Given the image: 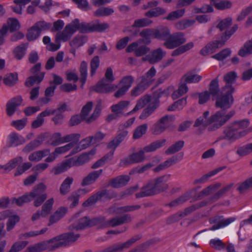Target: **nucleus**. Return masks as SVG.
Segmentation results:
<instances>
[{"label": "nucleus", "mask_w": 252, "mask_h": 252, "mask_svg": "<svg viewBox=\"0 0 252 252\" xmlns=\"http://www.w3.org/2000/svg\"><path fill=\"white\" fill-rule=\"evenodd\" d=\"M78 234H74L72 232H66L58 235L48 241H43L36 244L39 252L48 250L54 251L61 247L69 246L78 238Z\"/></svg>", "instance_id": "f257e3e1"}, {"label": "nucleus", "mask_w": 252, "mask_h": 252, "mask_svg": "<svg viewBox=\"0 0 252 252\" xmlns=\"http://www.w3.org/2000/svg\"><path fill=\"white\" fill-rule=\"evenodd\" d=\"M46 189V186L44 183H40L34 186L30 192L25 193L18 198H13L12 203L21 206L24 203L30 202L34 199L33 205L36 207H39L47 198V194L45 192Z\"/></svg>", "instance_id": "f03ea898"}, {"label": "nucleus", "mask_w": 252, "mask_h": 252, "mask_svg": "<svg viewBox=\"0 0 252 252\" xmlns=\"http://www.w3.org/2000/svg\"><path fill=\"white\" fill-rule=\"evenodd\" d=\"M158 95H144L139 99L134 108L127 113V115H131L142 109L146 104L148 106L144 109L139 116V119L145 120L151 115L158 106Z\"/></svg>", "instance_id": "7ed1b4c3"}, {"label": "nucleus", "mask_w": 252, "mask_h": 252, "mask_svg": "<svg viewBox=\"0 0 252 252\" xmlns=\"http://www.w3.org/2000/svg\"><path fill=\"white\" fill-rule=\"evenodd\" d=\"M237 29L238 26L234 25L230 31L226 32L225 35H221V40H215L208 44L200 50V54L202 55L206 56L215 52L217 48L221 47L224 44L225 42L234 33Z\"/></svg>", "instance_id": "20e7f679"}, {"label": "nucleus", "mask_w": 252, "mask_h": 252, "mask_svg": "<svg viewBox=\"0 0 252 252\" xmlns=\"http://www.w3.org/2000/svg\"><path fill=\"white\" fill-rule=\"evenodd\" d=\"M249 132H250L249 129L238 131L236 127L232 124L224 127L222 134L219 137V140H226L231 142H234Z\"/></svg>", "instance_id": "39448f33"}, {"label": "nucleus", "mask_w": 252, "mask_h": 252, "mask_svg": "<svg viewBox=\"0 0 252 252\" xmlns=\"http://www.w3.org/2000/svg\"><path fill=\"white\" fill-rule=\"evenodd\" d=\"M92 107L93 103L89 102L83 107L80 113V117L82 121H85L88 124L94 122L99 116L101 111V102L97 103L93 113L89 116L88 115L92 110Z\"/></svg>", "instance_id": "423d86ee"}, {"label": "nucleus", "mask_w": 252, "mask_h": 252, "mask_svg": "<svg viewBox=\"0 0 252 252\" xmlns=\"http://www.w3.org/2000/svg\"><path fill=\"white\" fill-rule=\"evenodd\" d=\"M80 78L79 79L77 74L73 72H67L66 79L69 81H73L76 83L78 80L81 83L80 87L83 89L86 82L88 77V64L86 62L83 61L81 63L80 69Z\"/></svg>", "instance_id": "0eeeda50"}, {"label": "nucleus", "mask_w": 252, "mask_h": 252, "mask_svg": "<svg viewBox=\"0 0 252 252\" xmlns=\"http://www.w3.org/2000/svg\"><path fill=\"white\" fill-rule=\"evenodd\" d=\"M78 19H75L70 24L66 25L62 32H58L56 35V42H65L69 40L72 35L76 32Z\"/></svg>", "instance_id": "6e6552de"}, {"label": "nucleus", "mask_w": 252, "mask_h": 252, "mask_svg": "<svg viewBox=\"0 0 252 252\" xmlns=\"http://www.w3.org/2000/svg\"><path fill=\"white\" fill-rule=\"evenodd\" d=\"M118 86L114 84H111L106 82L104 79H100L94 86L90 87L91 92H95L97 93H110L116 91Z\"/></svg>", "instance_id": "1a4fd4ad"}, {"label": "nucleus", "mask_w": 252, "mask_h": 252, "mask_svg": "<svg viewBox=\"0 0 252 252\" xmlns=\"http://www.w3.org/2000/svg\"><path fill=\"white\" fill-rule=\"evenodd\" d=\"M174 120L172 115H165L162 117L153 127V133L158 135L164 132L169 127Z\"/></svg>", "instance_id": "9d476101"}, {"label": "nucleus", "mask_w": 252, "mask_h": 252, "mask_svg": "<svg viewBox=\"0 0 252 252\" xmlns=\"http://www.w3.org/2000/svg\"><path fill=\"white\" fill-rule=\"evenodd\" d=\"M186 41L184 34L181 32H177L170 34L164 42L163 45L169 49H172L180 46Z\"/></svg>", "instance_id": "9b49d317"}, {"label": "nucleus", "mask_w": 252, "mask_h": 252, "mask_svg": "<svg viewBox=\"0 0 252 252\" xmlns=\"http://www.w3.org/2000/svg\"><path fill=\"white\" fill-rule=\"evenodd\" d=\"M235 220L236 218L234 217L224 219L222 216L211 217L209 219V222L210 224H214L209 228V230L213 231L223 228L234 221Z\"/></svg>", "instance_id": "f8f14e48"}, {"label": "nucleus", "mask_w": 252, "mask_h": 252, "mask_svg": "<svg viewBox=\"0 0 252 252\" xmlns=\"http://www.w3.org/2000/svg\"><path fill=\"white\" fill-rule=\"evenodd\" d=\"M145 148L137 152L129 155L126 158L121 159L120 164L123 165H127L133 163L143 162L145 159Z\"/></svg>", "instance_id": "ddd939ff"}, {"label": "nucleus", "mask_w": 252, "mask_h": 252, "mask_svg": "<svg viewBox=\"0 0 252 252\" xmlns=\"http://www.w3.org/2000/svg\"><path fill=\"white\" fill-rule=\"evenodd\" d=\"M170 174H166L152 180L158 194L168 189L169 186L166 182L170 180Z\"/></svg>", "instance_id": "4468645a"}, {"label": "nucleus", "mask_w": 252, "mask_h": 252, "mask_svg": "<svg viewBox=\"0 0 252 252\" xmlns=\"http://www.w3.org/2000/svg\"><path fill=\"white\" fill-rule=\"evenodd\" d=\"M216 113H219L218 117L216 118L217 123L209 127L208 129L210 131L215 130L223 126L234 115L235 111H231L225 115H224V112L223 111H219Z\"/></svg>", "instance_id": "2eb2a0df"}, {"label": "nucleus", "mask_w": 252, "mask_h": 252, "mask_svg": "<svg viewBox=\"0 0 252 252\" xmlns=\"http://www.w3.org/2000/svg\"><path fill=\"white\" fill-rule=\"evenodd\" d=\"M219 113H215L214 115L211 116L209 118H207L209 115V112L208 111H205L202 115V116L199 117L195 121L193 126L194 127H198L200 126H207L212 124H214L217 123V118L218 117V114Z\"/></svg>", "instance_id": "dca6fc26"}, {"label": "nucleus", "mask_w": 252, "mask_h": 252, "mask_svg": "<svg viewBox=\"0 0 252 252\" xmlns=\"http://www.w3.org/2000/svg\"><path fill=\"white\" fill-rule=\"evenodd\" d=\"M213 100H216V106L221 109H227L232 105L234 101L233 95H214Z\"/></svg>", "instance_id": "f3484780"}, {"label": "nucleus", "mask_w": 252, "mask_h": 252, "mask_svg": "<svg viewBox=\"0 0 252 252\" xmlns=\"http://www.w3.org/2000/svg\"><path fill=\"white\" fill-rule=\"evenodd\" d=\"M166 54L161 48L154 50L150 54L143 58L144 61H147L151 64H154L160 62Z\"/></svg>", "instance_id": "a211bd4d"}, {"label": "nucleus", "mask_w": 252, "mask_h": 252, "mask_svg": "<svg viewBox=\"0 0 252 252\" xmlns=\"http://www.w3.org/2000/svg\"><path fill=\"white\" fill-rule=\"evenodd\" d=\"M133 81V78L131 76L123 77L117 85L118 90L115 94H125L131 87Z\"/></svg>", "instance_id": "6ab92c4d"}, {"label": "nucleus", "mask_w": 252, "mask_h": 252, "mask_svg": "<svg viewBox=\"0 0 252 252\" xmlns=\"http://www.w3.org/2000/svg\"><path fill=\"white\" fill-rule=\"evenodd\" d=\"M110 199L112 197L109 196V193L106 189H103L97 191L96 193L90 196L86 201L83 203V206L88 207L95 204L97 201L102 198Z\"/></svg>", "instance_id": "aec40b11"}, {"label": "nucleus", "mask_w": 252, "mask_h": 252, "mask_svg": "<svg viewBox=\"0 0 252 252\" xmlns=\"http://www.w3.org/2000/svg\"><path fill=\"white\" fill-rule=\"evenodd\" d=\"M158 194L155 186L151 180L147 185L143 186L140 192L135 195L136 198H141L146 196H152Z\"/></svg>", "instance_id": "412c9836"}, {"label": "nucleus", "mask_w": 252, "mask_h": 252, "mask_svg": "<svg viewBox=\"0 0 252 252\" xmlns=\"http://www.w3.org/2000/svg\"><path fill=\"white\" fill-rule=\"evenodd\" d=\"M88 226L91 227L90 219L88 217H85L78 219L69 226V229L70 230L69 232H72L75 234L73 231L82 230ZM78 234L80 236L79 234Z\"/></svg>", "instance_id": "4be33fe9"}, {"label": "nucleus", "mask_w": 252, "mask_h": 252, "mask_svg": "<svg viewBox=\"0 0 252 252\" xmlns=\"http://www.w3.org/2000/svg\"><path fill=\"white\" fill-rule=\"evenodd\" d=\"M22 100L20 96H17L13 97L7 102L6 111L8 116H11L14 114L17 108L21 105Z\"/></svg>", "instance_id": "5701e85b"}, {"label": "nucleus", "mask_w": 252, "mask_h": 252, "mask_svg": "<svg viewBox=\"0 0 252 252\" xmlns=\"http://www.w3.org/2000/svg\"><path fill=\"white\" fill-rule=\"evenodd\" d=\"M89 192H90V190L87 189H80L72 192L68 198V199L71 202L70 207L73 208L77 206L78 204L80 196L85 195Z\"/></svg>", "instance_id": "b1692460"}, {"label": "nucleus", "mask_w": 252, "mask_h": 252, "mask_svg": "<svg viewBox=\"0 0 252 252\" xmlns=\"http://www.w3.org/2000/svg\"><path fill=\"white\" fill-rule=\"evenodd\" d=\"M24 138L19 135L16 132L10 133L7 138V145L8 147H16L25 143Z\"/></svg>", "instance_id": "393cba45"}, {"label": "nucleus", "mask_w": 252, "mask_h": 252, "mask_svg": "<svg viewBox=\"0 0 252 252\" xmlns=\"http://www.w3.org/2000/svg\"><path fill=\"white\" fill-rule=\"evenodd\" d=\"M130 178L128 175H120L111 180L109 185L114 188H119L125 186L128 182Z\"/></svg>", "instance_id": "a878e982"}, {"label": "nucleus", "mask_w": 252, "mask_h": 252, "mask_svg": "<svg viewBox=\"0 0 252 252\" xmlns=\"http://www.w3.org/2000/svg\"><path fill=\"white\" fill-rule=\"evenodd\" d=\"M170 33L169 29L165 26H161L154 29V38L166 41Z\"/></svg>", "instance_id": "bb28decb"}, {"label": "nucleus", "mask_w": 252, "mask_h": 252, "mask_svg": "<svg viewBox=\"0 0 252 252\" xmlns=\"http://www.w3.org/2000/svg\"><path fill=\"white\" fill-rule=\"evenodd\" d=\"M102 169L92 172L82 180L81 184V186L84 187L93 184L102 174Z\"/></svg>", "instance_id": "cd10ccee"}, {"label": "nucleus", "mask_w": 252, "mask_h": 252, "mask_svg": "<svg viewBox=\"0 0 252 252\" xmlns=\"http://www.w3.org/2000/svg\"><path fill=\"white\" fill-rule=\"evenodd\" d=\"M67 209L65 207L59 208L50 217L48 226L58 222L63 218L66 214Z\"/></svg>", "instance_id": "c85d7f7f"}, {"label": "nucleus", "mask_w": 252, "mask_h": 252, "mask_svg": "<svg viewBox=\"0 0 252 252\" xmlns=\"http://www.w3.org/2000/svg\"><path fill=\"white\" fill-rule=\"evenodd\" d=\"M50 153V151L48 149L37 151L31 153L28 158L31 161L38 162L40 161L43 158L48 156Z\"/></svg>", "instance_id": "c756f323"}, {"label": "nucleus", "mask_w": 252, "mask_h": 252, "mask_svg": "<svg viewBox=\"0 0 252 252\" xmlns=\"http://www.w3.org/2000/svg\"><path fill=\"white\" fill-rule=\"evenodd\" d=\"M44 138L42 136H38L33 141L30 142L23 150L25 153H29L38 147L43 142Z\"/></svg>", "instance_id": "7c9ffc66"}, {"label": "nucleus", "mask_w": 252, "mask_h": 252, "mask_svg": "<svg viewBox=\"0 0 252 252\" xmlns=\"http://www.w3.org/2000/svg\"><path fill=\"white\" fill-rule=\"evenodd\" d=\"M90 157L89 154L85 153L82 154L77 158H71L68 159L71 163V167L72 166H79L88 162L90 160Z\"/></svg>", "instance_id": "2f4dec72"}, {"label": "nucleus", "mask_w": 252, "mask_h": 252, "mask_svg": "<svg viewBox=\"0 0 252 252\" xmlns=\"http://www.w3.org/2000/svg\"><path fill=\"white\" fill-rule=\"evenodd\" d=\"M139 35L143 38L142 41L149 44L151 42V38H154V29H144L139 33Z\"/></svg>", "instance_id": "473e14b6"}, {"label": "nucleus", "mask_w": 252, "mask_h": 252, "mask_svg": "<svg viewBox=\"0 0 252 252\" xmlns=\"http://www.w3.org/2000/svg\"><path fill=\"white\" fill-rule=\"evenodd\" d=\"M221 184L220 183H217L216 184L209 186L207 188L204 189L199 193L198 197L201 198L203 196H207L213 193L218 189H219L221 187Z\"/></svg>", "instance_id": "72a5a7b5"}, {"label": "nucleus", "mask_w": 252, "mask_h": 252, "mask_svg": "<svg viewBox=\"0 0 252 252\" xmlns=\"http://www.w3.org/2000/svg\"><path fill=\"white\" fill-rule=\"evenodd\" d=\"M28 46V43H25L17 46L13 51L15 58L17 60L22 59L26 54Z\"/></svg>", "instance_id": "f704fd0d"}, {"label": "nucleus", "mask_w": 252, "mask_h": 252, "mask_svg": "<svg viewBox=\"0 0 252 252\" xmlns=\"http://www.w3.org/2000/svg\"><path fill=\"white\" fill-rule=\"evenodd\" d=\"M141 206L138 205H131V206H126L121 207H119L116 209L114 208H111L109 209L110 213H115L116 214H120L125 212H130L140 209Z\"/></svg>", "instance_id": "c9c22d12"}, {"label": "nucleus", "mask_w": 252, "mask_h": 252, "mask_svg": "<svg viewBox=\"0 0 252 252\" xmlns=\"http://www.w3.org/2000/svg\"><path fill=\"white\" fill-rule=\"evenodd\" d=\"M73 182V179L70 177H67L63 180L60 188V192L62 195H65L70 191Z\"/></svg>", "instance_id": "e433bc0d"}, {"label": "nucleus", "mask_w": 252, "mask_h": 252, "mask_svg": "<svg viewBox=\"0 0 252 252\" xmlns=\"http://www.w3.org/2000/svg\"><path fill=\"white\" fill-rule=\"evenodd\" d=\"M71 163L68 159L63 162L60 165L54 167L51 172L54 173L55 175L61 174L71 167Z\"/></svg>", "instance_id": "4c0bfd02"}, {"label": "nucleus", "mask_w": 252, "mask_h": 252, "mask_svg": "<svg viewBox=\"0 0 252 252\" xmlns=\"http://www.w3.org/2000/svg\"><path fill=\"white\" fill-rule=\"evenodd\" d=\"M157 73V70L155 68L152 67L142 77L141 81L145 84L147 86H149L150 84L153 82L154 79L153 77L155 76Z\"/></svg>", "instance_id": "58836bf2"}, {"label": "nucleus", "mask_w": 252, "mask_h": 252, "mask_svg": "<svg viewBox=\"0 0 252 252\" xmlns=\"http://www.w3.org/2000/svg\"><path fill=\"white\" fill-rule=\"evenodd\" d=\"M23 161V158L21 157H17L10 160L4 165H2V169L5 171H10L14 168H15L19 164Z\"/></svg>", "instance_id": "ea45409f"}, {"label": "nucleus", "mask_w": 252, "mask_h": 252, "mask_svg": "<svg viewBox=\"0 0 252 252\" xmlns=\"http://www.w3.org/2000/svg\"><path fill=\"white\" fill-rule=\"evenodd\" d=\"M45 72H40L38 75L28 77L26 82L25 85L27 87H31L35 83H40L44 79Z\"/></svg>", "instance_id": "a19ab883"}, {"label": "nucleus", "mask_w": 252, "mask_h": 252, "mask_svg": "<svg viewBox=\"0 0 252 252\" xmlns=\"http://www.w3.org/2000/svg\"><path fill=\"white\" fill-rule=\"evenodd\" d=\"M233 183H230L222 188L221 189L216 192L211 197V199L213 201H216L222 197L224 194L227 192L233 186Z\"/></svg>", "instance_id": "79ce46f5"}, {"label": "nucleus", "mask_w": 252, "mask_h": 252, "mask_svg": "<svg viewBox=\"0 0 252 252\" xmlns=\"http://www.w3.org/2000/svg\"><path fill=\"white\" fill-rule=\"evenodd\" d=\"M239 56L244 57L252 54V38L246 42L238 52Z\"/></svg>", "instance_id": "37998d69"}, {"label": "nucleus", "mask_w": 252, "mask_h": 252, "mask_svg": "<svg viewBox=\"0 0 252 252\" xmlns=\"http://www.w3.org/2000/svg\"><path fill=\"white\" fill-rule=\"evenodd\" d=\"M166 142V139H163L159 140H157L152 142L150 145L145 146V151L146 152H152L156 151L157 149L163 146Z\"/></svg>", "instance_id": "c03bdc74"}, {"label": "nucleus", "mask_w": 252, "mask_h": 252, "mask_svg": "<svg viewBox=\"0 0 252 252\" xmlns=\"http://www.w3.org/2000/svg\"><path fill=\"white\" fill-rule=\"evenodd\" d=\"M220 92L219 81L217 78L212 80L209 85V92L206 91L204 94H219Z\"/></svg>", "instance_id": "a18cd8bd"}, {"label": "nucleus", "mask_w": 252, "mask_h": 252, "mask_svg": "<svg viewBox=\"0 0 252 252\" xmlns=\"http://www.w3.org/2000/svg\"><path fill=\"white\" fill-rule=\"evenodd\" d=\"M114 12L113 8L108 7H101L94 12V15L98 17L108 16Z\"/></svg>", "instance_id": "49530a36"}, {"label": "nucleus", "mask_w": 252, "mask_h": 252, "mask_svg": "<svg viewBox=\"0 0 252 252\" xmlns=\"http://www.w3.org/2000/svg\"><path fill=\"white\" fill-rule=\"evenodd\" d=\"M184 141L180 140L170 146L166 151L165 153L167 155H172L180 151L184 146Z\"/></svg>", "instance_id": "de8ad7c7"}, {"label": "nucleus", "mask_w": 252, "mask_h": 252, "mask_svg": "<svg viewBox=\"0 0 252 252\" xmlns=\"http://www.w3.org/2000/svg\"><path fill=\"white\" fill-rule=\"evenodd\" d=\"M232 20L230 17H227L221 21H220L217 25V28L219 29L220 31H225V33L222 35H225V33L227 31H230L231 29L234 26H233L229 30L228 28L232 25Z\"/></svg>", "instance_id": "09e8293b"}, {"label": "nucleus", "mask_w": 252, "mask_h": 252, "mask_svg": "<svg viewBox=\"0 0 252 252\" xmlns=\"http://www.w3.org/2000/svg\"><path fill=\"white\" fill-rule=\"evenodd\" d=\"M18 81V74L16 73H10L5 76L3 79L4 83L9 86L16 84Z\"/></svg>", "instance_id": "8fccbe9b"}, {"label": "nucleus", "mask_w": 252, "mask_h": 252, "mask_svg": "<svg viewBox=\"0 0 252 252\" xmlns=\"http://www.w3.org/2000/svg\"><path fill=\"white\" fill-rule=\"evenodd\" d=\"M252 152V142L237 148L236 153L240 157L246 156Z\"/></svg>", "instance_id": "3c124183"}, {"label": "nucleus", "mask_w": 252, "mask_h": 252, "mask_svg": "<svg viewBox=\"0 0 252 252\" xmlns=\"http://www.w3.org/2000/svg\"><path fill=\"white\" fill-rule=\"evenodd\" d=\"M54 200L53 198H50L47 200L42 206V210L41 212V215L43 217H45L51 212Z\"/></svg>", "instance_id": "603ef678"}, {"label": "nucleus", "mask_w": 252, "mask_h": 252, "mask_svg": "<svg viewBox=\"0 0 252 252\" xmlns=\"http://www.w3.org/2000/svg\"><path fill=\"white\" fill-rule=\"evenodd\" d=\"M78 24L76 31L79 30L82 33L93 32V22L80 23L79 20L78 19Z\"/></svg>", "instance_id": "864d4df0"}, {"label": "nucleus", "mask_w": 252, "mask_h": 252, "mask_svg": "<svg viewBox=\"0 0 252 252\" xmlns=\"http://www.w3.org/2000/svg\"><path fill=\"white\" fill-rule=\"evenodd\" d=\"M166 13V10L161 7H158L153 8L145 13V16L149 18L157 17Z\"/></svg>", "instance_id": "5fc2aeb1"}, {"label": "nucleus", "mask_w": 252, "mask_h": 252, "mask_svg": "<svg viewBox=\"0 0 252 252\" xmlns=\"http://www.w3.org/2000/svg\"><path fill=\"white\" fill-rule=\"evenodd\" d=\"M184 79L187 83H197L201 80L202 76L189 72L184 76Z\"/></svg>", "instance_id": "6e6d98bb"}, {"label": "nucleus", "mask_w": 252, "mask_h": 252, "mask_svg": "<svg viewBox=\"0 0 252 252\" xmlns=\"http://www.w3.org/2000/svg\"><path fill=\"white\" fill-rule=\"evenodd\" d=\"M211 3L214 5L215 7L220 10H223L229 8L232 6V3L230 1L221 0L219 2H216V0H211Z\"/></svg>", "instance_id": "4d7b16f0"}, {"label": "nucleus", "mask_w": 252, "mask_h": 252, "mask_svg": "<svg viewBox=\"0 0 252 252\" xmlns=\"http://www.w3.org/2000/svg\"><path fill=\"white\" fill-rule=\"evenodd\" d=\"M48 230L47 228H43L40 230L31 231L30 232L21 234L19 235L20 239H26L29 237H35L39 235L43 234Z\"/></svg>", "instance_id": "13d9d810"}, {"label": "nucleus", "mask_w": 252, "mask_h": 252, "mask_svg": "<svg viewBox=\"0 0 252 252\" xmlns=\"http://www.w3.org/2000/svg\"><path fill=\"white\" fill-rule=\"evenodd\" d=\"M109 25L106 23H99L98 20L93 22V32H101L109 28Z\"/></svg>", "instance_id": "bf43d9fd"}, {"label": "nucleus", "mask_w": 252, "mask_h": 252, "mask_svg": "<svg viewBox=\"0 0 252 252\" xmlns=\"http://www.w3.org/2000/svg\"><path fill=\"white\" fill-rule=\"evenodd\" d=\"M30 0H14V2L17 5L11 6L13 11L18 14H21L22 13V5H25L29 3Z\"/></svg>", "instance_id": "052dcab7"}, {"label": "nucleus", "mask_w": 252, "mask_h": 252, "mask_svg": "<svg viewBox=\"0 0 252 252\" xmlns=\"http://www.w3.org/2000/svg\"><path fill=\"white\" fill-rule=\"evenodd\" d=\"M148 128L147 124H144L138 126L134 130L133 138L135 139L140 138L143 134H144Z\"/></svg>", "instance_id": "680f3d73"}, {"label": "nucleus", "mask_w": 252, "mask_h": 252, "mask_svg": "<svg viewBox=\"0 0 252 252\" xmlns=\"http://www.w3.org/2000/svg\"><path fill=\"white\" fill-rule=\"evenodd\" d=\"M209 245L211 247L218 251H220L226 247L225 244L219 239H211L209 242Z\"/></svg>", "instance_id": "e2e57ef3"}, {"label": "nucleus", "mask_w": 252, "mask_h": 252, "mask_svg": "<svg viewBox=\"0 0 252 252\" xmlns=\"http://www.w3.org/2000/svg\"><path fill=\"white\" fill-rule=\"evenodd\" d=\"M107 221V220H105V218L104 217H99L93 218L92 220H90L91 227L98 225L100 227H107V225L106 224Z\"/></svg>", "instance_id": "0e129e2a"}, {"label": "nucleus", "mask_w": 252, "mask_h": 252, "mask_svg": "<svg viewBox=\"0 0 252 252\" xmlns=\"http://www.w3.org/2000/svg\"><path fill=\"white\" fill-rule=\"evenodd\" d=\"M250 188H252V177L240 184L237 190L240 193H243Z\"/></svg>", "instance_id": "69168bd1"}, {"label": "nucleus", "mask_w": 252, "mask_h": 252, "mask_svg": "<svg viewBox=\"0 0 252 252\" xmlns=\"http://www.w3.org/2000/svg\"><path fill=\"white\" fill-rule=\"evenodd\" d=\"M6 26L8 28V30H9L11 32L18 30L20 27L19 21L14 18H9L7 20Z\"/></svg>", "instance_id": "338daca9"}, {"label": "nucleus", "mask_w": 252, "mask_h": 252, "mask_svg": "<svg viewBox=\"0 0 252 252\" xmlns=\"http://www.w3.org/2000/svg\"><path fill=\"white\" fill-rule=\"evenodd\" d=\"M40 33L38 31V30L33 26L28 31V33L26 35L27 39L31 41L36 39L40 35Z\"/></svg>", "instance_id": "774afa93"}]
</instances>
